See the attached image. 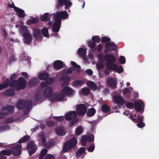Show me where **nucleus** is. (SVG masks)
I'll return each instance as SVG.
<instances>
[{
    "instance_id": "nucleus-36",
    "label": "nucleus",
    "mask_w": 159,
    "mask_h": 159,
    "mask_svg": "<svg viewBox=\"0 0 159 159\" xmlns=\"http://www.w3.org/2000/svg\"><path fill=\"white\" fill-rule=\"evenodd\" d=\"M86 148L84 147H81L76 152V156L78 157L82 154L84 153L85 152Z\"/></svg>"
},
{
    "instance_id": "nucleus-38",
    "label": "nucleus",
    "mask_w": 159,
    "mask_h": 159,
    "mask_svg": "<svg viewBox=\"0 0 159 159\" xmlns=\"http://www.w3.org/2000/svg\"><path fill=\"white\" fill-rule=\"evenodd\" d=\"M90 91L89 88L84 87L81 89V93L82 94L84 95H88Z\"/></svg>"
},
{
    "instance_id": "nucleus-16",
    "label": "nucleus",
    "mask_w": 159,
    "mask_h": 159,
    "mask_svg": "<svg viewBox=\"0 0 159 159\" xmlns=\"http://www.w3.org/2000/svg\"><path fill=\"white\" fill-rule=\"evenodd\" d=\"M55 22L52 26V30L53 32H59L61 25V21L56 18H54Z\"/></svg>"
},
{
    "instance_id": "nucleus-42",
    "label": "nucleus",
    "mask_w": 159,
    "mask_h": 159,
    "mask_svg": "<svg viewBox=\"0 0 159 159\" xmlns=\"http://www.w3.org/2000/svg\"><path fill=\"white\" fill-rule=\"evenodd\" d=\"M65 96L61 90V92L58 94H57V100L59 101H61L65 97Z\"/></svg>"
},
{
    "instance_id": "nucleus-18",
    "label": "nucleus",
    "mask_w": 159,
    "mask_h": 159,
    "mask_svg": "<svg viewBox=\"0 0 159 159\" xmlns=\"http://www.w3.org/2000/svg\"><path fill=\"white\" fill-rule=\"evenodd\" d=\"M52 92V89L51 87H47L43 90V96L45 98H48L51 96Z\"/></svg>"
},
{
    "instance_id": "nucleus-64",
    "label": "nucleus",
    "mask_w": 159,
    "mask_h": 159,
    "mask_svg": "<svg viewBox=\"0 0 159 159\" xmlns=\"http://www.w3.org/2000/svg\"><path fill=\"white\" fill-rule=\"evenodd\" d=\"M44 159H55V157L52 155L48 154L45 156Z\"/></svg>"
},
{
    "instance_id": "nucleus-62",
    "label": "nucleus",
    "mask_w": 159,
    "mask_h": 159,
    "mask_svg": "<svg viewBox=\"0 0 159 159\" xmlns=\"http://www.w3.org/2000/svg\"><path fill=\"white\" fill-rule=\"evenodd\" d=\"M49 85L48 82L46 81L43 82H42L40 84V87L41 88H44L47 87Z\"/></svg>"
},
{
    "instance_id": "nucleus-28",
    "label": "nucleus",
    "mask_w": 159,
    "mask_h": 159,
    "mask_svg": "<svg viewBox=\"0 0 159 159\" xmlns=\"http://www.w3.org/2000/svg\"><path fill=\"white\" fill-rule=\"evenodd\" d=\"M38 137L41 139L42 144L44 146H47L45 134L42 132L38 135Z\"/></svg>"
},
{
    "instance_id": "nucleus-11",
    "label": "nucleus",
    "mask_w": 159,
    "mask_h": 159,
    "mask_svg": "<svg viewBox=\"0 0 159 159\" xmlns=\"http://www.w3.org/2000/svg\"><path fill=\"white\" fill-rule=\"evenodd\" d=\"M87 111V107L84 104H80L77 107V111L79 116L84 115Z\"/></svg>"
},
{
    "instance_id": "nucleus-22",
    "label": "nucleus",
    "mask_w": 159,
    "mask_h": 159,
    "mask_svg": "<svg viewBox=\"0 0 159 159\" xmlns=\"http://www.w3.org/2000/svg\"><path fill=\"white\" fill-rule=\"evenodd\" d=\"M24 39L25 43L27 44H29L32 40V36L30 33L23 36Z\"/></svg>"
},
{
    "instance_id": "nucleus-19",
    "label": "nucleus",
    "mask_w": 159,
    "mask_h": 159,
    "mask_svg": "<svg viewBox=\"0 0 159 159\" xmlns=\"http://www.w3.org/2000/svg\"><path fill=\"white\" fill-rule=\"evenodd\" d=\"M65 118L66 120H70L76 117L77 114L75 111H70L66 114L65 115Z\"/></svg>"
},
{
    "instance_id": "nucleus-8",
    "label": "nucleus",
    "mask_w": 159,
    "mask_h": 159,
    "mask_svg": "<svg viewBox=\"0 0 159 159\" xmlns=\"http://www.w3.org/2000/svg\"><path fill=\"white\" fill-rule=\"evenodd\" d=\"M68 14L66 11L57 12L54 16V18L61 21L62 19H66L68 17Z\"/></svg>"
},
{
    "instance_id": "nucleus-12",
    "label": "nucleus",
    "mask_w": 159,
    "mask_h": 159,
    "mask_svg": "<svg viewBox=\"0 0 159 159\" xmlns=\"http://www.w3.org/2000/svg\"><path fill=\"white\" fill-rule=\"evenodd\" d=\"M60 79L61 80L64 81L61 84V86L63 89L67 87V85L70 82V77L64 75L61 76Z\"/></svg>"
},
{
    "instance_id": "nucleus-15",
    "label": "nucleus",
    "mask_w": 159,
    "mask_h": 159,
    "mask_svg": "<svg viewBox=\"0 0 159 159\" xmlns=\"http://www.w3.org/2000/svg\"><path fill=\"white\" fill-rule=\"evenodd\" d=\"M107 85L109 87L113 88H116L117 81L116 78H110L107 80Z\"/></svg>"
},
{
    "instance_id": "nucleus-31",
    "label": "nucleus",
    "mask_w": 159,
    "mask_h": 159,
    "mask_svg": "<svg viewBox=\"0 0 159 159\" xmlns=\"http://www.w3.org/2000/svg\"><path fill=\"white\" fill-rule=\"evenodd\" d=\"M50 15L48 13L44 14L41 17V19L42 21H45L46 22L49 21L50 20Z\"/></svg>"
},
{
    "instance_id": "nucleus-26",
    "label": "nucleus",
    "mask_w": 159,
    "mask_h": 159,
    "mask_svg": "<svg viewBox=\"0 0 159 159\" xmlns=\"http://www.w3.org/2000/svg\"><path fill=\"white\" fill-rule=\"evenodd\" d=\"M129 117L132 121L135 123L142 122L143 119V116L142 115L139 116L137 118H134L132 115H129Z\"/></svg>"
},
{
    "instance_id": "nucleus-14",
    "label": "nucleus",
    "mask_w": 159,
    "mask_h": 159,
    "mask_svg": "<svg viewBox=\"0 0 159 159\" xmlns=\"http://www.w3.org/2000/svg\"><path fill=\"white\" fill-rule=\"evenodd\" d=\"M61 90L65 96L72 97L74 95L75 93V91L68 86L64 88Z\"/></svg>"
},
{
    "instance_id": "nucleus-49",
    "label": "nucleus",
    "mask_w": 159,
    "mask_h": 159,
    "mask_svg": "<svg viewBox=\"0 0 159 159\" xmlns=\"http://www.w3.org/2000/svg\"><path fill=\"white\" fill-rule=\"evenodd\" d=\"M41 32L43 35L45 37H48L49 35L48 30L46 28L43 29L42 30Z\"/></svg>"
},
{
    "instance_id": "nucleus-50",
    "label": "nucleus",
    "mask_w": 159,
    "mask_h": 159,
    "mask_svg": "<svg viewBox=\"0 0 159 159\" xmlns=\"http://www.w3.org/2000/svg\"><path fill=\"white\" fill-rule=\"evenodd\" d=\"M92 40L94 42L97 43H99L100 39L99 37L98 36H94L92 37Z\"/></svg>"
},
{
    "instance_id": "nucleus-9",
    "label": "nucleus",
    "mask_w": 159,
    "mask_h": 159,
    "mask_svg": "<svg viewBox=\"0 0 159 159\" xmlns=\"http://www.w3.org/2000/svg\"><path fill=\"white\" fill-rule=\"evenodd\" d=\"M17 90H19L21 89H25L26 85L27 82L26 80L24 78L20 77L17 80Z\"/></svg>"
},
{
    "instance_id": "nucleus-63",
    "label": "nucleus",
    "mask_w": 159,
    "mask_h": 159,
    "mask_svg": "<svg viewBox=\"0 0 159 159\" xmlns=\"http://www.w3.org/2000/svg\"><path fill=\"white\" fill-rule=\"evenodd\" d=\"M15 61V56L14 55H12L9 60V62L10 64H11L12 62L14 61Z\"/></svg>"
},
{
    "instance_id": "nucleus-45",
    "label": "nucleus",
    "mask_w": 159,
    "mask_h": 159,
    "mask_svg": "<svg viewBox=\"0 0 159 159\" xmlns=\"http://www.w3.org/2000/svg\"><path fill=\"white\" fill-rule=\"evenodd\" d=\"M115 65L116 68L115 70H113L116 71L117 73H119L122 72L123 71V68L122 66L120 65L118 67L117 65L116 64H115Z\"/></svg>"
},
{
    "instance_id": "nucleus-24",
    "label": "nucleus",
    "mask_w": 159,
    "mask_h": 159,
    "mask_svg": "<svg viewBox=\"0 0 159 159\" xmlns=\"http://www.w3.org/2000/svg\"><path fill=\"white\" fill-rule=\"evenodd\" d=\"M113 100L115 102L118 104H123L125 102L124 99L119 95L114 96Z\"/></svg>"
},
{
    "instance_id": "nucleus-61",
    "label": "nucleus",
    "mask_w": 159,
    "mask_h": 159,
    "mask_svg": "<svg viewBox=\"0 0 159 159\" xmlns=\"http://www.w3.org/2000/svg\"><path fill=\"white\" fill-rule=\"evenodd\" d=\"M14 121V119L12 117H9L5 120V122L7 123H11Z\"/></svg>"
},
{
    "instance_id": "nucleus-51",
    "label": "nucleus",
    "mask_w": 159,
    "mask_h": 159,
    "mask_svg": "<svg viewBox=\"0 0 159 159\" xmlns=\"http://www.w3.org/2000/svg\"><path fill=\"white\" fill-rule=\"evenodd\" d=\"M88 45L91 49H94L96 45V43L93 41H89L88 43Z\"/></svg>"
},
{
    "instance_id": "nucleus-29",
    "label": "nucleus",
    "mask_w": 159,
    "mask_h": 159,
    "mask_svg": "<svg viewBox=\"0 0 159 159\" xmlns=\"http://www.w3.org/2000/svg\"><path fill=\"white\" fill-rule=\"evenodd\" d=\"M84 84V82L83 80H76L73 82L72 85L75 87H80Z\"/></svg>"
},
{
    "instance_id": "nucleus-59",
    "label": "nucleus",
    "mask_w": 159,
    "mask_h": 159,
    "mask_svg": "<svg viewBox=\"0 0 159 159\" xmlns=\"http://www.w3.org/2000/svg\"><path fill=\"white\" fill-rule=\"evenodd\" d=\"M46 124L48 126L52 127L55 125V123L53 121L49 120L47 122Z\"/></svg>"
},
{
    "instance_id": "nucleus-1",
    "label": "nucleus",
    "mask_w": 159,
    "mask_h": 159,
    "mask_svg": "<svg viewBox=\"0 0 159 159\" xmlns=\"http://www.w3.org/2000/svg\"><path fill=\"white\" fill-rule=\"evenodd\" d=\"M103 60L107 62L106 64V67L104 71V73L107 75H109L112 70L115 69V63L116 59L115 57L112 55L106 54L103 57Z\"/></svg>"
},
{
    "instance_id": "nucleus-52",
    "label": "nucleus",
    "mask_w": 159,
    "mask_h": 159,
    "mask_svg": "<svg viewBox=\"0 0 159 159\" xmlns=\"http://www.w3.org/2000/svg\"><path fill=\"white\" fill-rule=\"evenodd\" d=\"M53 118L56 121L59 122H61L63 121L64 119V117L63 116H54Z\"/></svg>"
},
{
    "instance_id": "nucleus-27",
    "label": "nucleus",
    "mask_w": 159,
    "mask_h": 159,
    "mask_svg": "<svg viewBox=\"0 0 159 159\" xmlns=\"http://www.w3.org/2000/svg\"><path fill=\"white\" fill-rule=\"evenodd\" d=\"M34 32L33 36L37 40L41 38V34L40 30L35 28L34 30Z\"/></svg>"
},
{
    "instance_id": "nucleus-56",
    "label": "nucleus",
    "mask_w": 159,
    "mask_h": 159,
    "mask_svg": "<svg viewBox=\"0 0 159 159\" xmlns=\"http://www.w3.org/2000/svg\"><path fill=\"white\" fill-rule=\"evenodd\" d=\"M119 61L122 64H124L125 63V57L122 56H120L119 58Z\"/></svg>"
},
{
    "instance_id": "nucleus-32",
    "label": "nucleus",
    "mask_w": 159,
    "mask_h": 159,
    "mask_svg": "<svg viewBox=\"0 0 159 159\" xmlns=\"http://www.w3.org/2000/svg\"><path fill=\"white\" fill-rule=\"evenodd\" d=\"M20 31L21 34H23V35H25L30 33L27 27L25 25L22 26L20 28Z\"/></svg>"
},
{
    "instance_id": "nucleus-46",
    "label": "nucleus",
    "mask_w": 159,
    "mask_h": 159,
    "mask_svg": "<svg viewBox=\"0 0 159 159\" xmlns=\"http://www.w3.org/2000/svg\"><path fill=\"white\" fill-rule=\"evenodd\" d=\"M101 109L102 111L105 113L108 112L110 111L109 107L106 104L103 105L102 106Z\"/></svg>"
},
{
    "instance_id": "nucleus-2",
    "label": "nucleus",
    "mask_w": 159,
    "mask_h": 159,
    "mask_svg": "<svg viewBox=\"0 0 159 159\" xmlns=\"http://www.w3.org/2000/svg\"><path fill=\"white\" fill-rule=\"evenodd\" d=\"M33 102L31 100L25 101L23 99H20L16 107L19 109H24L23 115H27L32 108Z\"/></svg>"
},
{
    "instance_id": "nucleus-10",
    "label": "nucleus",
    "mask_w": 159,
    "mask_h": 159,
    "mask_svg": "<svg viewBox=\"0 0 159 159\" xmlns=\"http://www.w3.org/2000/svg\"><path fill=\"white\" fill-rule=\"evenodd\" d=\"M94 136L93 134H91L88 136H83L82 137L81 140V142L83 146H85L87 141L89 142L93 141H94Z\"/></svg>"
},
{
    "instance_id": "nucleus-17",
    "label": "nucleus",
    "mask_w": 159,
    "mask_h": 159,
    "mask_svg": "<svg viewBox=\"0 0 159 159\" xmlns=\"http://www.w3.org/2000/svg\"><path fill=\"white\" fill-rule=\"evenodd\" d=\"M134 107L135 110L138 112L142 111V113L144 110V104L142 101L140 102H137L135 103Z\"/></svg>"
},
{
    "instance_id": "nucleus-3",
    "label": "nucleus",
    "mask_w": 159,
    "mask_h": 159,
    "mask_svg": "<svg viewBox=\"0 0 159 159\" xmlns=\"http://www.w3.org/2000/svg\"><path fill=\"white\" fill-rule=\"evenodd\" d=\"M3 84H0V90H1L4 88H7L8 86L10 87H14L16 90H17V80H9V79H6L3 82Z\"/></svg>"
},
{
    "instance_id": "nucleus-25",
    "label": "nucleus",
    "mask_w": 159,
    "mask_h": 159,
    "mask_svg": "<svg viewBox=\"0 0 159 159\" xmlns=\"http://www.w3.org/2000/svg\"><path fill=\"white\" fill-rule=\"evenodd\" d=\"M56 133L59 136H63L66 132L64 129L62 127H57L55 129Z\"/></svg>"
},
{
    "instance_id": "nucleus-60",
    "label": "nucleus",
    "mask_w": 159,
    "mask_h": 159,
    "mask_svg": "<svg viewBox=\"0 0 159 159\" xmlns=\"http://www.w3.org/2000/svg\"><path fill=\"white\" fill-rule=\"evenodd\" d=\"M79 119L78 118H76V117L73 119L70 122V126H73L74 125V124L77 123Z\"/></svg>"
},
{
    "instance_id": "nucleus-7",
    "label": "nucleus",
    "mask_w": 159,
    "mask_h": 159,
    "mask_svg": "<svg viewBox=\"0 0 159 159\" xmlns=\"http://www.w3.org/2000/svg\"><path fill=\"white\" fill-rule=\"evenodd\" d=\"M105 49L104 51L105 52H107L108 51H116L118 48L115 43L111 41V42H107L105 43Z\"/></svg>"
},
{
    "instance_id": "nucleus-4",
    "label": "nucleus",
    "mask_w": 159,
    "mask_h": 159,
    "mask_svg": "<svg viewBox=\"0 0 159 159\" xmlns=\"http://www.w3.org/2000/svg\"><path fill=\"white\" fill-rule=\"evenodd\" d=\"M77 143V141L75 138H71L70 140L65 143L64 145L62 152H65L74 148Z\"/></svg>"
},
{
    "instance_id": "nucleus-55",
    "label": "nucleus",
    "mask_w": 159,
    "mask_h": 159,
    "mask_svg": "<svg viewBox=\"0 0 159 159\" xmlns=\"http://www.w3.org/2000/svg\"><path fill=\"white\" fill-rule=\"evenodd\" d=\"M48 98H50V99L51 101H57V94H52V93L51 96L50 97H49Z\"/></svg>"
},
{
    "instance_id": "nucleus-41",
    "label": "nucleus",
    "mask_w": 159,
    "mask_h": 159,
    "mask_svg": "<svg viewBox=\"0 0 159 159\" xmlns=\"http://www.w3.org/2000/svg\"><path fill=\"white\" fill-rule=\"evenodd\" d=\"M39 19L36 18H34L28 20L27 21V24L30 25L37 23L39 22Z\"/></svg>"
},
{
    "instance_id": "nucleus-39",
    "label": "nucleus",
    "mask_w": 159,
    "mask_h": 159,
    "mask_svg": "<svg viewBox=\"0 0 159 159\" xmlns=\"http://www.w3.org/2000/svg\"><path fill=\"white\" fill-rule=\"evenodd\" d=\"M1 155H7V156H10L12 153V152L11 150L8 149L2 150L0 152Z\"/></svg>"
},
{
    "instance_id": "nucleus-53",
    "label": "nucleus",
    "mask_w": 159,
    "mask_h": 159,
    "mask_svg": "<svg viewBox=\"0 0 159 159\" xmlns=\"http://www.w3.org/2000/svg\"><path fill=\"white\" fill-rule=\"evenodd\" d=\"M110 40L111 39L107 37L103 36L101 38V41L103 43L109 42Z\"/></svg>"
},
{
    "instance_id": "nucleus-34",
    "label": "nucleus",
    "mask_w": 159,
    "mask_h": 159,
    "mask_svg": "<svg viewBox=\"0 0 159 159\" xmlns=\"http://www.w3.org/2000/svg\"><path fill=\"white\" fill-rule=\"evenodd\" d=\"M38 83V79L33 78L30 80L28 83V84L30 86H34Z\"/></svg>"
},
{
    "instance_id": "nucleus-57",
    "label": "nucleus",
    "mask_w": 159,
    "mask_h": 159,
    "mask_svg": "<svg viewBox=\"0 0 159 159\" xmlns=\"http://www.w3.org/2000/svg\"><path fill=\"white\" fill-rule=\"evenodd\" d=\"M126 107L130 109H132L134 107V105L132 102H128L126 104Z\"/></svg>"
},
{
    "instance_id": "nucleus-21",
    "label": "nucleus",
    "mask_w": 159,
    "mask_h": 159,
    "mask_svg": "<svg viewBox=\"0 0 159 159\" xmlns=\"http://www.w3.org/2000/svg\"><path fill=\"white\" fill-rule=\"evenodd\" d=\"M63 65V62L60 60H56L53 63V67L56 70L62 68Z\"/></svg>"
},
{
    "instance_id": "nucleus-30",
    "label": "nucleus",
    "mask_w": 159,
    "mask_h": 159,
    "mask_svg": "<svg viewBox=\"0 0 159 159\" xmlns=\"http://www.w3.org/2000/svg\"><path fill=\"white\" fill-rule=\"evenodd\" d=\"M86 84L92 89L96 90L97 89V84L92 81H89L87 82Z\"/></svg>"
},
{
    "instance_id": "nucleus-5",
    "label": "nucleus",
    "mask_w": 159,
    "mask_h": 159,
    "mask_svg": "<svg viewBox=\"0 0 159 159\" xmlns=\"http://www.w3.org/2000/svg\"><path fill=\"white\" fill-rule=\"evenodd\" d=\"M57 8L59 9L63 6H65L66 9L69 8L72 5L69 0H56Z\"/></svg>"
},
{
    "instance_id": "nucleus-54",
    "label": "nucleus",
    "mask_w": 159,
    "mask_h": 159,
    "mask_svg": "<svg viewBox=\"0 0 159 159\" xmlns=\"http://www.w3.org/2000/svg\"><path fill=\"white\" fill-rule=\"evenodd\" d=\"M96 66L97 69L98 70H102L104 67V65L102 63H97Z\"/></svg>"
},
{
    "instance_id": "nucleus-35",
    "label": "nucleus",
    "mask_w": 159,
    "mask_h": 159,
    "mask_svg": "<svg viewBox=\"0 0 159 159\" xmlns=\"http://www.w3.org/2000/svg\"><path fill=\"white\" fill-rule=\"evenodd\" d=\"M49 77L48 74L46 72L43 73L39 75V78L42 80H47Z\"/></svg>"
},
{
    "instance_id": "nucleus-33",
    "label": "nucleus",
    "mask_w": 159,
    "mask_h": 159,
    "mask_svg": "<svg viewBox=\"0 0 159 159\" xmlns=\"http://www.w3.org/2000/svg\"><path fill=\"white\" fill-rule=\"evenodd\" d=\"M96 111L94 108L89 109L87 113V116L88 117H90L93 116L95 114Z\"/></svg>"
},
{
    "instance_id": "nucleus-13",
    "label": "nucleus",
    "mask_w": 159,
    "mask_h": 159,
    "mask_svg": "<svg viewBox=\"0 0 159 159\" xmlns=\"http://www.w3.org/2000/svg\"><path fill=\"white\" fill-rule=\"evenodd\" d=\"M21 147V145L19 144L12 147L11 151L14 156H17L19 155L20 153Z\"/></svg>"
},
{
    "instance_id": "nucleus-43",
    "label": "nucleus",
    "mask_w": 159,
    "mask_h": 159,
    "mask_svg": "<svg viewBox=\"0 0 159 159\" xmlns=\"http://www.w3.org/2000/svg\"><path fill=\"white\" fill-rule=\"evenodd\" d=\"M30 137L29 135H25L22 138L18 141L19 143L25 142L30 139Z\"/></svg>"
},
{
    "instance_id": "nucleus-6",
    "label": "nucleus",
    "mask_w": 159,
    "mask_h": 159,
    "mask_svg": "<svg viewBox=\"0 0 159 159\" xmlns=\"http://www.w3.org/2000/svg\"><path fill=\"white\" fill-rule=\"evenodd\" d=\"M27 148L29 154L30 156L34 153L37 149L36 145L33 141H30L28 142Z\"/></svg>"
},
{
    "instance_id": "nucleus-40",
    "label": "nucleus",
    "mask_w": 159,
    "mask_h": 159,
    "mask_svg": "<svg viewBox=\"0 0 159 159\" xmlns=\"http://www.w3.org/2000/svg\"><path fill=\"white\" fill-rule=\"evenodd\" d=\"M4 93L7 96H11L14 95L15 92L13 90L9 89L6 90Z\"/></svg>"
},
{
    "instance_id": "nucleus-47",
    "label": "nucleus",
    "mask_w": 159,
    "mask_h": 159,
    "mask_svg": "<svg viewBox=\"0 0 159 159\" xmlns=\"http://www.w3.org/2000/svg\"><path fill=\"white\" fill-rule=\"evenodd\" d=\"M10 127L8 125H4L0 126V132L9 129Z\"/></svg>"
},
{
    "instance_id": "nucleus-23",
    "label": "nucleus",
    "mask_w": 159,
    "mask_h": 159,
    "mask_svg": "<svg viewBox=\"0 0 159 159\" xmlns=\"http://www.w3.org/2000/svg\"><path fill=\"white\" fill-rule=\"evenodd\" d=\"M15 11L17 13V15L20 18H23L25 16V11L18 7H15Z\"/></svg>"
},
{
    "instance_id": "nucleus-44",
    "label": "nucleus",
    "mask_w": 159,
    "mask_h": 159,
    "mask_svg": "<svg viewBox=\"0 0 159 159\" xmlns=\"http://www.w3.org/2000/svg\"><path fill=\"white\" fill-rule=\"evenodd\" d=\"M83 132L82 128L81 126H78L76 127L75 130V134L76 135H79Z\"/></svg>"
},
{
    "instance_id": "nucleus-48",
    "label": "nucleus",
    "mask_w": 159,
    "mask_h": 159,
    "mask_svg": "<svg viewBox=\"0 0 159 159\" xmlns=\"http://www.w3.org/2000/svg\"><path fill=\"white\" fill-rule=\"evenodd\" d=\"M48 150L45 148L42 149L39 155V159H43L44 155L47 153Z\"/></svg>"
},
{
    "instance_id": "nucleus-37",
    "label": "nucleus",
    "mask_w": 159,
    "mask_h": 159,
    "mask_svg": "<svg viewBox=\"0 0 159 159\" xmlns=\"http://www.w3.org/2000/svg\"><path fill=\"white\" fill-rule=\"evenodd\" d=\"M78 53L81 57H84L86 55V51L85 49L83 48H80L79 49Z\"/></svg>"
},
{
    "instance_id": "nucleus-20",
    "label": "nucleus",
    "mask_w": 159,
    "mask_h": 159,
    "mask_svg": "<svg viewBox=\"0 0 159 159\" xmlns=\"http://www.w3.org/2000/svg\"><path fill=\"white\" fill-rule=\"evenodd\" d=\"M14 107L12 106H8L3 107L2 109V111L6 115L12 112L14 110Z\"/></svg>"
},
{
    "instance_id": "nucleus-58",
    "label": "nucleus",
    "mask_w": 159,
    "mask_h": 159,
    "mask_svg": "<svg viewBox=\"0 0 159 159\" xmlns=\"http://www.w3.org/2000/svg\"><path fill=\"white\" fill-rule=\"evenodd\" d=\"M71 65L73 66L74 67L78 69H80V66L77 64L75 62L73 61H72L71 62Z\"/></svg>"
}]
</instances>
